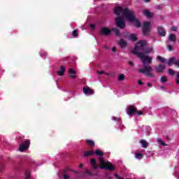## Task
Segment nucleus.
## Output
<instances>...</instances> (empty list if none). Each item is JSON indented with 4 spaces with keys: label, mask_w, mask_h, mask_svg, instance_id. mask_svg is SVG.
<instances>
[{
    "label": "nucleus",
    "mask_w": 179,
    "mask_h": 179,
    "mask_svg": "<svg viewBox=\"0 0 179 179\" xmlns=\"http://www.w3.org/2000/svg\"><path fill=\"white\" fill-rule=\"evenodd\" d=\"M30 147V140L27 139L20 145V152H24Z\"/></svg>",
    "instance_id": "nucleus-7"
},
{
    "label": "nucleus",
    "mask_w": 179,
    "mask_h": 179,
    "mask_svg": "<svg viewBox=\"0 0 179 179\" xmlns=\"http://www.w3.org/2000/svg\"><path fill=\"white\" fill-rule=\"evenodd\" d=\"M98 75H106V76H109L110 73H106L104 71H98Z\"/></svg>",
    "instance_id": "nucleus-33"
},
{
    "label": "nucleus",
    "mask_w": 179,
    "mask_h": 179,
    "mask_svg": "<svg viewBox=\"0 0 179 179\" xmlns=\"http://www.w3.org/2000/svg\"><path fill=\"white\" fill-rule=\"evenodd\" d=\"M85 174H87L88 176H92V172L87 169L85 171Z\"/></svg>",
    "instance_id": "nucleus-40"
},
{
    "label": "nucleus",
    "mask_w": 179,
    "mask_h": 179,
    "mask_svg": "<svg viewBox=\"0 0 179 179\" xmlns=\"http://www.w3.org/2000/svg\"><path fill=\"white\" fill-rule=\"evenodd\" d=\"M175 79H179V72L177 73L176 78Z\"/></svg>",
    "instance_id": "nucleus-54"
},
{
    "label": "nucleus",
    "mask_w": 179,
    "mask_h": 179,
    "mask_svg": "<svg viewBox=\"0 0 179 179\" xmlns=\"http://www.w3.org/2000/svg\"><path fill=\"white\" fill-rule=\"evenodd\" d=\"M165 69L166 66L163 64H159L158 66H155L157 73H162Z\"/></svg>",
    "instance_id": "nucleus-13"
},
{
    "label": "nucleus",
    "mask_w": 179,
    "mask_h": 179,
    "mask_svg": "<svg viewBox=\"0 0 179 179\" xmlns=\"http://www.w3.org/2000/svg\"><path fill=\"white\" fill-rule=\"evenodd\" d=\"M157 34L159 35L160 37H166V34H167L166 29H164V27L162 25L157 27Z\"/></svg>",
    "instance_id": "nucleus-9"
},
{
    "label": "nucleus",
    "mask_w": 179,
    "mask_h": 179,
    "mask_svg": "<svg viewBox=\"0 0 179 179\" xmlns=\"http://www.w3.org/2000/svg\"><path fill=\"white\" fill-rule=\"evenodd\" d=\"M90 163L92 166V169L94 170L99 169V165H97V161L94 158L91 159Z\"/></svg>",
    "instance_id": "nucleus-15"
},
{
    "label": "nucleus",
    "mask_w": 179,
    "mask_h": 179,
    "mask_svg": "<svg viewBox=\"0 0 179 179\" xmlns=\"http://www.w3.org/2000/svg\"><path fill=\"white\" fill-rule=\"evenodd\" d=\"M127 113L128 115H134V114L138 113V108L134 105H129L127 108Z\"/></svg>",
    "instance_id": "nucleus-8"
},
{
    "label": "nucleus",
    "mask_w": 179,
    "mask_h": 179,
    "mask_svg": "<svg viewBox=\"0 0 179 179\" xmlns=\"http://www.w3.org/2000/svg\"><path fill=\"white\" fill-rule=\"evenodd\" d=\"M167 48L169 51H173V46L171 45H168Z\"/></svg>",
    "instance_id": "nucleus-39"
},
{
    "label": "nucleus",
    "mask_w": 179,
    "mask_h": 179,
    "mask_svg": "<svg viewBox=\"0 0 179 179\" xmlns=\"http://www.w3.org/2000/svg\"><path fill=\"white\" fill-rule=\"evenodd\" d=\"M99 163L101 164L100 169L101 170H110V171H113L115 170L114 165H112L111 162L104 161V158L101 157L99 158Z\"/></svg>",
    "instance_id": "nucleus-3"
},
{
    "label": "nucleus",
    "mask_w": 179,
    "mask_h": 179,
    "mask_svg": "<svg viewBox=\"0 0 179 179\" xmlns=\"http://www.w3.org/2000/svg\"><path fill=\"white\" fill-rule=\"evenodd\" d=\"M157 59L158 61H160V62H162L163 64H164V62H167V61L166 60V58L162 57V56H157Z\"/></svg>",
    "instance_id": "nucleus-29"
},
{
    "label": "nucleus",
    "mask_w": 179,
    "mask_h": 179,
    "mask_svg": "<svg viewBox=\"0 0 179 179\" xmlns=\"http://www.w3.org/2000/svg\"><path fill=\"white\" fill-rule=\"evenodd\" d=\"M94 155V150L86 151L84 152V157H89L90 156H92Z\"/></svg>",
    "instance_id": "nucleus-22"
},
{
    "label": "nucleus",
    "mask_w": 179,
    "mask_h": 179,
    "mask_svg": "<svg viewBox=\"0 0 179 179\" xmlns=\"http://www.w3.org/2000/svg\"><path fill=\"white\" fill-rule=\"evenodd\" d=\"M133 23H135V26L138 29H139V27H141V21H139V19H138V18L134 19Z\"/></svg>",
    "instance_id": "nucleus-24"
},
{
    "label": "nucleus",
    "mask_w": 179,
    "mask_h": 179,
    "mask_svg": "<svg viewBox=\"0 0 179 179\" xmlns=\"http://www.w3.org/2000/svg\"><path fill=\"white\" fill-rule=\"evenodd\" d=\"M101 36H110L111 34V29L104 27L100 30Z\"/></svg>",
    "instance_id": "nucleus-11"
},
{
    "label": "nucleus",
    "mask_w": 179,
    "mask_h": 179,
    "mask_svg": "<svg viewBox=\"0 0 179 179\" xmlns=\"http://www.w3.org/2000/svg\"><path fill=\"white\" fill-rule=\"evenodd\" d=\"M128 64L130 65V66H135V64H134L131 61H129Z\"/></svg>",
    "instance_id": "nucleus-41"
},
{
    "label": "nucleus",
    "mask_w": 179,
    "mask_h": 179,
    "mask_svg": "<svg viewBox=\"0 0 179 179\" xmlns=\"http://www.w3.org/2000/svg\"><path fill=\"white\" fill-rule=\"evenodd\" d=\"M167 64L169 66H171V65H176V57L170 58Z\"/></svg>",
    "instance_id": "nucleus-20"
},
{
    "label": "nucleus",
    "mask_w": 179,
    "mask_h": 179,
    "mask_svg": "<svg viewBox=\"0 0 179 179\" xmlns=\"http://www.w3.org/2000/svg\"><path fill=\"white\" fill-rule=\"evenodd\" d=\"M123 17H125V19H127V20H128V22H129L130 23L134 22V20H135V19L136 18L135 11L128 8H124Z\"/></svg>",
    "instance_id": "nucleus-2"
},
{
    "label": "nucleus",
    "mask_w": 179,
    "mask_h": 179,
    "mask_svg": "<svg viewBox=\"0 0 179 179\" xmlns=\"http://www.w3.org/2000/svg\"><path fill=\"white\" fill-rule=\"evenodd\" d=\"M94 152L96 155V156H100V157H103V156H104V153L102 152V151L99 149L96 150Z\"/></svg>",
    "instance_id": "nucleus-26"
},
{
    "label": "nucleus",
    "mask_w": 179,
    "mask_h": 179,
    "mask_svg": "<svg viewBox=\"0 0 179 179\" xmlns=\"http://www.w3.org/2000/svg\"><path fill=\"white\" fill-rule=\"evenodd\" d=\"M69 178H70L69 175H67V174L64 175V179H69Z\"/></svg>",
    "instance_id": "nucleus-43"
},
{
    "label": "nucleus",
    "mask_w": 179,
    "mask_h": 179,
    "mask_svg": "<svg viewBox=\"0 0 179 179\" xmlns=\"http://www.w3.org/2000/svg\"><path fill=\"white\" fill-rule=\"evenodd\" d=\"M136 159H143V155L141 153H136L135 155Z\"/></svg>",
    "instance_id": "nucleus-32"
},
{
    "label": "nucleus",
    "mask_w": 179,
    "mask_h": 179,
    "mask_svg": "<svg viewBox=\"0 0 179 179\" xmlns=\"http://www.w3.org/2000/svg\"><path fill=\"white\" fill-rule=\"evenodd\" d=\"M157 9H160V6H157Z\"/></svg>",
    "instance_id": "nucleus-60"
},
{
    "label": "nucleus",
    "mask_w": 179,
    "mask_h": 179,
    "mask_svg": "<svg viewBox=\"0 0 179 179\" xmlns=\"http://www.w3.org/2000/svg\"><path fill=\"white\" fill-rule=\"evenodd\" d=\"M68 171H73V170H72L69 168H66V170L64 171V173H68Z\"/></svg>",
    "instance_id": "nucleus-42"
},
{
    "label": "nucleus",
    "mask_w": 179,
    "mask_h": 179,
    "mask_svg": "<svg viewBox=\"0 0 179 179\" xmlns=\"http://www.w3.org/2000/svg\"><path fill=\"white\" fill-rule=\"evenodd\" d=\"M74 173H76V174H78V173H79V172H78V171H73Z\"/></svg>",
    "instance_id": "nucleus-59"
},
{
    "label": "nucleus",
    "mask_w": 179,
    "mask_h": 179,
    "mask_svg": "<svg viewBox=\"0 0 179 179\" xmlns=\"http://www.w3.org/2000/svg\"><path fill=\"white\" fill-rule=\"evenodd\" d=\"M115 177L116 178H117V179H120L121 177L118 175V174H117V173H115Z\"/></svg>",
    "instance_id": "nucleus-50"
},
{
    "label": "nucleus",
    "mask_w": 179,
    "mask_h": 179,
    "mask_svg": "<svg viewBox=\"0 0 179 179\" xmlns=\"http://www.w3.org/2000/svg\"><path fill=\"white\" fill-rule=\"evenodd\" d=\"M86 143H87V145H89V146H90V148L94 147V141H93L92 140H87Z\"/></svg>",
    "instance_id": "nucleus-27"
},
{
    "label": "nucleus",
    "mask_w": 179,
    "mask_h": 179,
    "mask_svg": "<svg viewBox=\"0 0 179 179\" xmlns=\"http://www.w3.org/2000/svg\"><path fill=\"white\" fill-rule=\"evenodd\" d=\"M65 71H66L65 66H62L60 67V71H57V75H59V76H63L64 72H65Z\"/></svg>",
    "instance_id": "nucleus-21"
},
{
    "label": "nucleus",
    "mask_w": 179,
    "mask_h": 179,
    "mask_svg": "<svg viewBox=\"0 0 179 179\" xmlns=\"http://www.w3.org/2000/svg\"><path fill=\"white\" fill-rule=\"evenodd\" d=\"M136 114H138V115H143V112H142V110H138L137 109Z\"/></svg>",
    "instance_id": "nucleus-38"
},
{
    "label": "nucleus",
    "mask_w": 179,
    "mask_h": 179,
    "mask_svg": "<svg viewBox=\"0 0 179 179\" xmlns=\"http://www.w3.org/2000/svg\"><path fill=\"white\" fill-rule=\"evenodd\" d=\"M139 143L141 144L142 148H144V149H147L148 147L149 146V143H148L147 141L143 139L139 141Z\"/></svg>",
    "instance_id": "nucleus-18"
},
{
    "label": "nucleus",
    "mask_w": 179,
    "mask_h": 179,
    "mask_svg": "<svg viewBox=\"0 0 179 179\" xmlns=\"http://www.w3.org/2000/svg\"><path fill=\"white\" fill-rule=\"evenodd\" d=\"M72 36H73V37H78V30H73L72 32Z\"/></svg>",
    "instance_id": "nucleus-35"
},
{
    "label": "nucleus",
    "mask_w": 179,
    "mask_h": 179,
    "mask_svg": "<svg viewBox=\"0 0 179 179\" xmlns=\"http://www.w3.org/2000/svg\"><path fill=\"white\" fill-rule=\"evenodd\" d=\"M115 24L117 27L121 29H125V20L124 19V17L118 16L115 18Z\"/></svg>",
    "instance_id": "nucleus-6"
},
{
    "label": "nucleus",
    "mask_w": 179,
    "mask_h": 179,
    "mask_svg": "<svg viewBox=\"0 0 179 179\" xmlns=\"http://www.w3.org/2000/svg\"><path fill=\"white\" fill-rule=\"evenodd\" d=\"M118 45L121 47V48H125V47L127 45V41H124V39H120L118 42Z\"/></svg>",
    "instance_id": "nucleus-17"
},
{
    "label": "nucleus",
    "mask_w": 179,
    "mask_h": 179,
    "mask_svg": "<svg viewBox=\"0 0 179 179\" xmlns=\"http://www.w3.org/2000/svg\"><path fill=\"white\" fill-rule=\"evenodd\" d=\"M161 89H164V86L161 87Z\"/></svg>",
    "instance_id": "nucleus-61"
},
{
    "label": "nucleus",
    "mask_w": 179,
    "mask_h": 179,
    "mask_svg": "<svg viewBox=\"0 0 179 179\" xmlns=\"http://www.w3.org/2000/svg\"><path fill=\"white\" fill-rule=\"evenodd\" d=\"M91 29H95L96 26L93 24L90 25Z\"/></svg>",
    "instance_id": "nucleus-52"
},
{
    "label": "nucleus",
    "mask_w": 179,
    "mask_h": 179,
    "mask_svg": "<svg viewBox=\"0 0 179 179\" xmlns=\"http://www.w3.org/2000/svg\"><path fill=\"white\" fill-rule=\"evenodd\" d=\"M159 143H161L162 145V146H166V144L164 142H163V141L159 140Z\"/></svg>",
    "instance_id": "nucleus-44"
},
{
    "label": "nucleus",
    "mask_w": 179,
    "mask_h": 179,
    "mask_svg": "<svg viewBox=\"0 0 179 179\" xmlns=\"http://www.w3.org/2000/svg\"><path fill=\"white\" fill-rule=\"evenodd\" d=\"M171 30H172L173 31H177V27H171Z\"/></svg>",
    "instance_id": "nucleus-45"
},
{
    "label": "nucleus",
    "mask_w": 179,
    "mask_h": 179,
    "mask_svg": "<svg viewBox=\"0 0 179 179\" xmlns=\"http://www.w3.org/2000/svg\"><path fill=\"white\" fill-rule=\"evenodd\" d=\"M143 14L147 17H153V13H152L149 10H144L143 11Z\"/></svg>",
    "instance_id": "nucleus-16"
},
{
    "label": "nucleus",
    "mask_w": 179,
    "mask_h": 179,
    "mask_svg": "<svg viewBox=\"0 0 179 179\" xmlns=\"http://www.w3.org/2000/svg\"><path fill=\"white\" fill-rule=\"evenodd\" d=\"M112 51H113V52H115V51H117V48L116 47H113L112 48Z\"/></svg>",
    "instance_id": "nucleus-49"
},
{
    "label": "nucleus",
    "mask_w": 179,
    "mask_h": 179,
    "mask_svg": "<svg viewBox=\"0 0 179 179\" xmlns=\"http://www.w3.org/2000/svg\"><path fill=\"white\" fill-rule=\"evenodd\" d=\"M138 84L140 85V86H142V85H143V82H142V80H138Z\"/></svg>",
    "instance_id": "nucleus-46"
},
{
    "label": "nucleus",
    "mask_w": 179,
    "mask_h": 179,
    "mask_svg": "<svg viewBox=\"0 0 179 179\" xmlns=\"http://www.w3.org/2000/svg\"><path fill=\"white\" fill-rule=\"evenodd\" d=\"M147 86H148V87H152V84L150 83H147Z\"/></svg>",
    "instance_id": "nucleus-53"
},
{
    "label": "nucleus",
    "mask_w": 179,
    "mask_h": 179,
    "mask_svg": "<svg viewBox=\"0 0 179 179\" xmlns=\"http://www.w3.org/2000/svg\"><path fill=\"white\" fill-rule=\"evenodd\" d=\"M106 50H108V47H106Z\"/></svg>",
    "instance_id": "nucleus-62"
},
{
    "label": "nucleus",
    "mask_w": 179,
    "mask_h": 179,
    "mask_svg": "<svg viewBox=\"0 0 179 179\" xmlns=\"http://www.w3.org/2000/svg\"><path fill=\"white\" fill-rule=\"evenodd\" d=\"M82 167H83V164H80L79 166V169H82Z\"/></svg>",
    "instance_id": "nucleus-57"
},
{
    "label": "nucleus",
    "mask_w": 179,
    "mask_h": 179,
    "mask_svg": "<svg viewBox=\"0 0 179 179\" xmlns=\"http://www.w3.org/2000/svg\"><path fill=\"white\" fill-rule=\"evenodd\" d=\"M113 121H117L118 119L117 118V117H113Z\"/></svg>",
    "instance_id": "nucleus-55"
},
{
    "label": "nucleus",
    "mask_w": 179,
    "mask_h": 179,
    "mask_svg": "<svg viewBox=\"0 0 179 179\" xmlns=\"http://www.w3.org/2000/svg\"><path fill=\"white\" fill-rule=\"evenodd\" d=\"M175 82L176 83V85H179V79H175Z\"/></svg>",
    "instance_id": "nucleus-51"
},
{
    "label": "nucleus",
    "mask_w": 179,
    "mask_h": 179,
    "mask_svg": "<svg viewBox=\"0 0 179 179\" xmlns=\"http://www.w3.org/2000/svg\"><path fill=\"white\" fill-rule=\"evenodd\" d=\"M69 73H70L71 75H75V73H76V71L73 69H69Z\"/></svg>",
    "instance_id": "nucleus-36"
},
{
    "label": "nucleus",
    "mask_w": 179,
    "mask_h": 179,
    "mask_svg": "<svg viewBox=\"0 0 179 179\" xmlns=\"http://www.w3.org/2000/svg\"><path fill=\"white\" fill-rule=\"evenodd\" d=\"M148 41L141 40L139 41L135 45L134 49L131 50L132 54L136 55L139 58L143 64H152V57L149 55H145V53L139 52V50H143L142 47H147Z\"/></svg>",
    "instance_id": "nucleus-1"
},
{
    "label": "nucleus",
    "mask_w": 179,
    "mask_h": 179,
    "mask_svg": "<svg viewBox=\"0 0 179 179\" xmlns=\"http://www.w3.org/2000/svg\"><path fill=\"white\" fill-rule=\"evenodd\" d=\"M125 80V75L124 74H120L119 76H118V80L120 82H122V80Z\"/></svg>",
    "instance_id": "nucleus-30"
},
{
    "label": "nucleus",
    "mask_w": 179,
    "mask_h": 179,
    "mask_svg": "<svg viewBox=\"0 0 179 179\" xmlns=\"http://www.w3.org/2000/svg\"><path fill=\"white\" fill-rule=\"evenodd\" d=\"M144 2H145V3H148V2H150V0H144Z\"/></svg>",
    "instance_id": "nucleus-56"
},
{
    "label": "nucleus",
    "mask_w": 179,
    "mask_h": 179,
    "mask_svg": "<svg viewBox=\"0 0 179 179\" xmlns=\"http://www.w3.org/2000/svg\"><path fill=\"white\" fill-rule=\"evenodd\" d=\"M125 10V8L123 9L122 7H116L114 9V13L117 15V16H120V15H122L124 16V11Z\"/></svg>",
    "instance_id": "nucleus-12"
},
{
    "label": "nucleus",
    "mask_w": 179,
    "mask_h": 179,
    "mask_svg": "<svg viewBox=\"0 0 179 179\" xmlns=\"http://www.w3.org/2000/svg\"><path fill=\"white\" fill-rule=\"evenodd\" d=\"M111 31H113V33H115L117 37H120V36H121V34L120 33V30L118 29V28H112Z\"/></svg>",
    "instance_id": "nucleus-25"
},
{
    "label": "nucleus",
    "mask_w": 179,
    "mask_h": 179,
    "mask_svg": "<svg viewBox=\"0 0 179 179\" xmlns=\"http://www.w3.org/2000/svg\"><path fill=\"white\" fill-rule=\"evenodd\" d=\"M83 90L84 94H94V91L90 89V87H84Z\"/></svg>",
    "instance_id": "nucleus-14"
},
{
    "label": "nucleus",
    "mask_w": 179,
    "mask_h": 179,
    "mask_svg": "<svg viewBox=\"0 0 179 179\" xmlns=\"http://www.w3.org/2000/svg\"><path fill=\"white\" fill-rule=\"evenodd\" d=\"M69 76L71 78V79H76V75H70Z\"/></svg>",
    "instance_id": "nucleus-48"
},
{
    "label": "nucleus",
    "mask_w": 179,
    "mask_h": 179,
    "mask_svg": "<svg viewBox=\"0 0 179 179\" xmlns=\"http://www.w3.org/2000/svg\"><path fill=\"white\" fill-rule=\"evenodd\" d=\"M168 73H169V75H171V76H174L176 72H174V71H173L171 69H169L168 70Z\"/></svg>",
    "instance_id": "nucleus-34"
},
{
    "label": "nucleus",
    "mask_w": 179,
    "mask_h": 179,
    "mask_svg": "<svg viewBox=\"0 0 179 179\" xmlns=\"http://www.w3.org/2000/svg\"><path fill=\"white\" fill-rule=\"evenodd\" d=\"M168 81L169 79H167V77L166 76H162L160 78V82H162V83H166Z\"/></svg>",
    "instance_id": "nucleus-28"
},
{
    "label": "nucleus",
    "mask_w": 179,
    "mask_h": 179,
    "mask_svg": "<svg viewBox=\"0 0 179 179\" xmlns=\"http://www.w3.org/2000/svg\"><path fill=\"white\" fill-rule=\"evenodd\" d=\"M17 139H22V136H17Z\"/></svg>",
    "instance_id": "nucleus-58"
},
{
    "label": "nucleus",
    "mask_w": 179,
    "mask_h": 179,
    "mask_svg": "<svg viewBox=\"0 0 179 179\" xmlns=\"http://www.w3.org/2000/svg\"><path fill=\"white\" fill-rule=\"evenodd\" d=\"M150 24L151 23L149 21L144 22L142 31H143V35L145 36V37L150 36V31H151Z\"/></svg>",
    "instance_id": "nucleus-5"
},
{
    "label": "nucleus",
    "mask_w": 179,
    "mask_h": 179,
    "mask_svg": "<svg viewBox=\"0 0 179 179\" xmlns=\"http://www.w3.org/2000/svg\"><path fill=\"white\" fill-rule=\"evenodd\" d=\"M143 50H139L138 51H143V54L144 55H146L148 54H153V47H147L145 48V47H142Z\"/></svg>",
    "instance_id": "nucleus-10"
},
{
    "label": "nucleus",
    "mask_w": 179,
    "mask_h": 179,
    "mask_svg": "<svg viewBox=\"0 0 179 179\" xmlns=\"http://www.w3.org/2000/svg\"><path fill=\"white\" fill-rule=\"evenodd\" d=\"M168 38L169 41H171L172 43H176L177 40L174 34H170Z\"/></svg>",
    "instance_id": "nucleus-19"
},
{
    "label": "nucleus",
    "mask_w": 179,
    "mask_h": 179,
    "mask_svg": "<svg viewBox=\"0 0 179 179\" xmlns=\"http://www.w3.org/2000/svg\"><path fill=\"white\" fill-rule=\"evenodd\" d=\"M129 40L131 41H138V37L135 34H131L129 36Z\"/></svg>",
    "instance_id": "nucleus-23"
},
{
    "label": "nucleus",
    "mask_w": 179,
    "mask_h": 179,
    "mask_svg": "<svg viewBox=\"0 0 179 179\" xmlns=\"http://www.w3.org/2000/svg\"><path fill=\"white\" fill-rule=\"evenodd\" d=\"M143 68L138 69L139 73H144L146 76H149V78H155V74L152 73L153 72L152 66L144 64Z\"/></svg>",
    "instance_id": "nucleus-4"
},
{
    "label": "nucleus",
    "mask_w": 179,
    "mask_h": 179,
    "mask_svg": "<svg viewBox=\"0 0 179 179\" xmlns=\"http://www.w3.org/2000/svg\"><path fill=\"white\" fill-rule=\"evenodd\" d=\"M5 169V166L3 164H0V172L2 173L3 171V169Z\"/></svg>",
    "instance_id": "nucleus-37"
},
{
    "label": "nucleus",
    "mask_w": 179,
    "mask_h": 179,
    "mask_svg": "<svg viewBox=\"0 0 179 179\" xmlns=\"http://www.w3.org/2000/svg\"><path fill=\"white\" fill-rule=\"evenodd\" d=\"M30 178V171L29 170L25 171V179Z\"/></svg>",
    "instance_id": "nucleus-31"
},
{
    "label": "nucleus",
    "mask_w": 179,
    "mask_h": 179,
    "mask_svg": "<svg viewBox=\"0 0 179 179\" xmlns=\"http://www.w3.org/2000/svg\"><path fill=\"white\" fill-rule=\"evenodd\" d=\"M175 65L176 66H179V60H176V62H175Z\"/></svg>",
    "instance_id": "nucleus-47"
}]
</instances>
